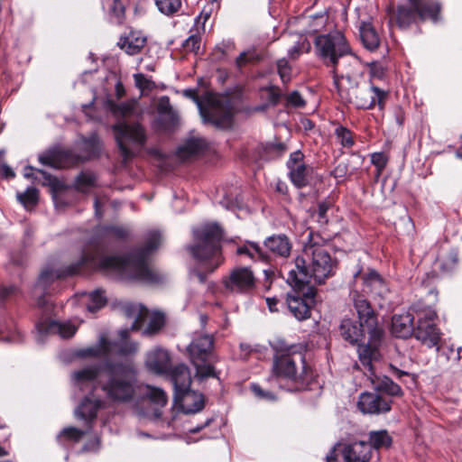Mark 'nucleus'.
I'll list each match as a JSON object with an SVG mask.
<instances>
[{
	"label": "nucleus",
	"mask_w": 462,
	"mask_h": 462,
	"mask_svg": "<svg viewBox=\"0 0 462 462\" xmlns=\"http://www.w3.org/2000/svg\"><path fill=\"white\" fill-rule=\"evenodd\" d=\"M161 241V234L158 231H152L147 236L145 245L125 258L106 255L99 245H95L84 251L80 260L75 263L62 269H44L39 276L36 289L45 290L56 279H64L78 273L82 266L105 273H116L125 279L155 282L159 277L148 266L147 257L159 247Z\"/></svg>",
	"instance_id": "obj_1"
},
{
	"label": "nucleus",
	"mask_w": 462,
	"mask_h": 462,
	"mask_svg": "<svg viewBox=\"0 0 462 462\" xmlns=\"http://www.w3.org/2000/svg\"><path fill=\"white\" fill-rule=\"evenodd\" d=\"M337 260L327 248L326 242L319 234L310 232L301 254L295 258V268L290 270L288 282L293 287H301L313 281L324 283L335 274Z\"/></svg>",
	"instance_id": "obj_2"
},
{
	"label": "nucleus",
	"mask_w": 462,
	"mask_h": 462,
	"mask_svg": "<svg viewBox=\"0 0 462 462\" xmlns=\"http://www.w3.org/2000/svg\"><path fill=\"white\" fill-rule=\"evenodd\" d=\"M273 375L290 383L291 391L306 390L315 379V372L307 364L301 346L291 345L277 348L273 356Z\"/></svg>",
	"instance_id": "obj_3"
},
{
	"label": "nucleus",
	"mask_w": 462,
	"mask_h": 462,
	"mask_svg": "<svg viewBox=\"0 0 462 462\" xmlns=\"http://www.w3.org/2000/svg\"><path fill=\"white\" fill-rule=\"evenodd\" d=\"M350 299L353 302L361 327L367 330L368 342L359 346L358 356L363 368L368 372V376H375L373 363L380 358L379 346L383 336V330L377 326V317L370 302L365 296L358 291L350 292Z\"/></svg>",
	"instance_id": "obj_4"
},
{
	"label": "nucleus",
	"mask_w": 462,
	"mask_h": 462,
	"mask_svg": "<svg viewBox=\"0 0 462 462\" xmlns=\"http://www.w3.org/2000/svg\"><path fill=\"white\" fill-rule=\"evenodd\" d=\"M100 385L112 402L128 403L135 396L136 371L132 364H115L106 366L100 375Z\"/></svg>",
	"instance_id": "obj_5"
},
{
	"label": "nucleus",
	"mask_w": 462,
	"mask_h": 462,
	"mask_svg": "<svg viewBox=\"0 0 462 462\" xmlns=\"http://www.w3.org/2000/svg\"><path fill=\"white\" fill-rule=\"evenodd\" d=\"M193 236L196 244L189 246L190 253L208 273L214 272L224 262L221 249L223 229L216 223L205 224L193 229Z\"/></svg>",
	"instance_id": "obj_6"
},
{
	"label": "nucleus",
	"mask_w": 462,
	"mask_h": 462,
	"mask_svg": "<svg viewBox=\"0 0 462 462\" xmlns=\"http://www.w3.org/2000/svg\"><path fill=\"white\" fill-rule=\"evenodd\" d=\"M343 102L352 104L357 109L369 110L375 105L383 109L388 93L371 82L358 80L337 89Z\"/></svg>",
	"instance_id": "obj_7"
},
{
	"label": "nucleus",
	"mask_w": 462,
	"mask_h": 462,
	"mask_svg": "<svg viewBox=\"0 0 462 462\" xmlns=\"http://www.w3.org/2000/svg\"><path fill=\"white\" fill-rule=\"evenodd\" d=\"M314 47L317 57L325 66L335 71L339 61L352 50L345 34L339 31L318 35L314 41Z\"/></svg>",
	"instance_id": "obj_8"
},
{
	"label": "nucleus",
	"mask_w": 462,
	"mask_h": 462,
	"mask_svg": "<svg viewBox=\"0 0 462 462\" xmlns=\"http://www.w3.org/2000/svg\"><path fill=\"white\" fill-rule=\"evenodd\" d=\"M213 348L214 338L210 335L197 336L188 346L190 361L196 368V376L199 379L217 377L210 364L214 361Z\"/></svg>",
	"instance_id": "obj_9"
},
{
	"label": "nucleus",
	"mask_w": 462,
	"mask_h": 462,
	"mask_svg": "<svg viewBox=\"0 0 462 462\" xmlns=\"http://www.w3.org/2000/svg\"><path fill=\"white\" fill-rule=\"evenodd\" d=\"M112 129L125 162L130 161L134 156V152L128 144L131 143L142 147L146 143L145 130L138 123L127 124L125 122H119L113 125Z\"/></svg>",
	"instance_id": "obj_10"
},
{
	"label": "nucleus",
	"mask_w": 462,
	"mask_h": 462,
	"mask_svg": "<svg viewBox=\"0 0 462 462\" xmlns=\"http://www.w3.org/2000/svg\"><path fill=\"white\" fill-rule=\"evenodd\" d=\"M170 376L176 392L185 393L183 411L185 413H195L201 411L204 407L203 396L195 393H188L191 383L189 368L185 365H178L171 370Z\"/></svg>",
	"instance_id": "obj_11"
},
{
	"label": "nucleus",
	"mask_w": 462,
	"mask_h": 462,
	"mask_svg": "<svg viewBox=\"0 0 462 462\" xmlns=\"http://www.w3.org/2000/svg\"><path fill=\"white\" fill-rule=\"evenodd\" d=\"M125 312L128 318L134 319L132 325L133 330L139 329L144 319H149L148 325L143 331L145 336L156 335L165 325L163 313L154 311L150 314L148 309L141 304L127 305L125 307Z\"/></svg>",
	"instance_id": "obj_12"
},
{
	"label": "nucleus",
	"mask_w": 462,
	"mask_h": 462,
	"mask_svg": "<svg viewBox=\"0 0 462 462\" xmlns=\"http://www.w3.org/2000/svg\"><path fill=\"white\" fill-rule=\"evenodd\" d=\"M298 290L286 296V304L290 312L298 319L305 320L310 318L311 309L316 305L318 291L314 287Z\"/></svg>",
	"instance_id": "obj_13"
},
{
	"label": "nucleus",
	"mask_w": 462,
	"mask_h": 462,
	"mask_svg": "<svg viewBox=\"0 0 462 462\" xmlns=\"http://www.w3.org/2000/svg\"><path fill=\"white\" fill-rule=\"evenodd\" d=\"M287 168L289 178L297 188H303L311 185L316 180H321L315 169L304 162V154L300 151L291 153Z\"/></svg>",
	"instance_id": "obj_14"
},
{
	"label": "nucleus",
	"mask_w": 462,
	"mask_h": 462,
	"mask_svg": "<svg viewBox=\"0 0 462 462\" xmlns=\"http://www.w3.org/2000/svg\"><path fill=\"white\" fill-rule=\"evenodd\" d=\"M330 73L334 86L337 89L346 86L341 82L343 79L346 81L347 85L360 80L363 75V66L358 57L351 50V52L339 61L337 71L331 69Z\"/></svg>",
	"instance_id": "obj_15"
},
{
	"label": "nucleus",
	"mask_w": 462,
	"mask_h": 462,
	"mask_svg": "<svg viewBox=\"0 0 462 462\" xmlns=\"http://www.w3.org/2000/svg\"><path fill=\"white\" fill-rule=\"evenodd\" d=\"M222 283L231 293H247L255 287V277L249 267H236L223 277Z\"/></svg>",
	"instance_id": "obj_16"
},
{
	"label": "nucleus",
	"mask_w": 462,
	"mask_h": 462,
	"mask_svg": "<svg viewBox=\"0 0 462 462\" xmlns=\"http://www.w3.org/2000/svg\"><path fill=\"white\" fill-rule=\"evenodd\" d=\"M437 314L432 310H428L420 313L418 319V325L414 328L412 336L416 339L426 345L428 347H433L439 341V331L434 323Z\"/></svg>",
	"instance_id": "obj_17"
},
{
	"label": "nucleus",
	"mask_w": 462,
	"mask_h": 462,
	"mask_svg": "<svg viewBox=\"0 0 462 462\" xmlns=\"http://www.w3.org/2000/svg\"><path fill=\"white\" fill-rule=\"evenodd\" d=\"M393 400L378 391L362 393L357 408L364 414L379 415L391 411Z\"/></svg>",
	"instance_id": "obj_18"
},
{
	"label": "nucleus",
	"mask_w": 462,
	"mask_h": 462,
	"mask_svg": "<svg viewBox=\"0 0 462 462\" xmlns=\"http://www.w3.org/2000/svg\"><path fill=\"white\" fill-rule=\"evenodd\" d=\"M39 162L54 169H62L79 163L81 159L69 150L54 148L41 154Z\"/></svg>",
	"instance_id": "obj_19"
},
{
	"label": "nucleus",
	"mask_w": 462,
	"mask_h": 462,
	"mask_svg": "<svg viewBox=\"0 0 462 462\" xmlns=\"http://www.w3.org/2000/svg\"><path fill=\"white\" fill-rule=\"evenodd\" d=\"M389 23H395L400 29H407L412 23L420 21V14L416 7L405 5H400L396 9L388 11Z\"/></svg>",
	"instance_id": "obj_20"
},
{
	"label": "nucleus",
	"mask_w": 462,
	"mask_h": 462,
	"mask_svg": "<svg viewBox=\"0 0 462 462\" xmlns=\"http://www.w3.org/2000/svg\"><path fill=\"white\" fill-rule=\"evenodd\" d=\"M145 365L150 371L155 374L168 373L171 369L170 353L162 347H155L147 353Z\"/></svg>",
	"instance_id": "obj_21"
},
{
	"label": "nucleus",
	"mask_w": 462,
	"mask_h": 462,
	"mask_svg": "<svg viewBox=\"0 0 462 462\" xmlns=\"http://www.w3.org/2000/svg\"><path fill=\"white\" fill-rule=\"evenodd\" d=\"M147 38L141 31L131 30L121 35L116 45L128 55L140 53L146 45Z\"/></svg>",
	"instance_id": "obj_22"
},
{
	"label": "nucleus",
	"mask_w": 462,
	"mask_h": 462,
	"mask_svg": "<svg viewBox=\"0 0 462 462\" xmlns=\"http://www.w3.org/2000/svg\"><path fill=\"white\" fill-rule=\"evenodd\" d=\"M36 328L42 335L58 334L63 338L73 337L77 331V328L70 322H58L50 319L39 322Z\"/></svg>",
	"instance_id": "obj_23"
},
{
	"label": "nucleus",
	"mask_w": 462,
	"mask_h": 462,
	"mask_svg": "<svg viewBox=\"0 0 462 462\" xmlns=\"http://www.w3.org/2000/svg\"><path fill=\"white\" fill-rule=\"evenodd\" d=\"M408 2L419 11L420 22L439 20L441 5L439 0H408Z\"/></svg>",
	"instance_id": "obj_24"
},
{
	"label": "nucleus",
	"mask_w": 462,
	"mask_h": 462,
	"mask_svg": "<svg viewBox=\"0 0 462 462\" xmlns=\"http://www.w3.org/2000/svg\"><path fill=\"white\" fill-rule=\"evenodd\" d=\"M414 317L409 312L396 314L392 319V333L402 338H407L414 333Z\"/></svg>",
	"instance_id": "obj_25"
},
{
	"label": "nucleus",
	"mask_w": 462,
	"mask_h": 462,
	"mask_svg": "<svg viewBox=\"0 0 462 462\" xmlns=\"http://www.w3.org/2000/svg\"><path fill=\"white\" fill-rule=\"evenodd\" d=\"M264 246L274 255L288 257L291 251V242L284 234L273 235L264 240Z\"/></svg>",
	"instance_id": "obj_26"
},
{
	"label": "nucleus",
	"mask_w": 462,
	"mask_h": 462,
	"mask_svg": "<svg viewBox=\"0 0 462 462\" xmlns=\"http://www.w3.org/2000/svg\"><path fill=\"white\" fill-rule=\"evenodd\" d=\"M342 337L350 344L358 343L365 334H367L365 328L357 326L351 319H344L339 327Z\"/></svg>",
	"instance_id": "obj_27"
},
{
	"label": "nucleus",
	"mask_w": 462,
	"mask_h": 462,
	"mask_svg": "<svg viewBox=\"0 0 462 462\" xmlns=\"http://www.w3.org/2000/svg\"><path fill=\"white\" fill-rule=\"evenodd\" d=\"M207 147L203 138H190L177 150V156L181 160H187L201 153Z\"/></svg>",
	"instance_id": "obj_28"
},
{
	"label": "nucleus",
	"mask_w": 462,
	"mask_h": 462,
	"mask_svg": "<svg viewBox=\"0 0 462 462\" xmlns=\"http://www.w3.org/2000/svg\"><path fill=\"white\" fill-rule=\"evenodd\" d=\"M360 39L364 46L370 51L379 47L380 37L370 23L362 22L359 26Z\"/></svg>",
	"instance_id": "obj_29"
},
{
	"label": "nucleus",
	"mask_w": 462,
	"mask_h": 462,
	"mask_svg": "<svg viewBox=\"0 0 462 462\" xmlns=\"http://www.w3.org/2000/svg\"><path fill=\"white\" fill-rule=\"evenodd\" d=\"M100 405L101 402L98 400L93 401L88 398H85L76 410V416L79 419L90 423L96 419Z\"/></svg>",
	"instance_id": "obj_30"
},
{
	"label": "nucleus",
	"mask_w": 462,
	"mask_h": 462,
	"mask_svg": "<svg viewBox=\"0 0 462 462\" xmlns=\"http://www.w3.org/2000/svg\"><path fill=\"white\" fill-rule=\"evenodd\" d=\"M204 119L217 128H229L232 125V114L228 110H225L220 115L217 114V108H212L209 112L203 114Z\"/></svg>",
	"instance_id": "obj_31"
},
{
	"label": "nucleus",
	"mask_w": 462,
	"mask_h": 462,
	"mask_svg": "<svg viewBox=\"0 0 462 462\" xmlns=\"http://www.w3.org/2000/svg\"><path fill=\"white\" fill-rule=\"evenodd\" d=\"M147 397L150 402L155 404L157 407L153 411V418L159 419L162 416V411L160 408L164 407L167 404V395L164 391L156 387H149V391L147 393Z\"/></svg>",
	"instance_id": "obj_32"
},
{
	"label": "nucleus",
	"mask_w": 462,
	"mask_h": 462,
	"mask_svg": "<svg viewBox=\"0 0 462 462\" xmlns=\"http://www.w3.org/2000/svg\"><path fill=\"white\" fill-rule=\"evenodd\" d=\"M363 281L369 292L381 294L384 289V282L380 274L372 270L364 274Z\"/></svg>",
	"instance_id": "obj_33"
},
{
	"label": "nucleus",
	"mask_w": 462,
	"mask_h": 462,
	"mask_svg": "<svg viewBox=\"0 0 462 462\" xmlns=\"http://www.w3.org/2000/svg\"><path fill=\"white\" fill-rule=\"evenodd\" d=\"M32 171H36L37 172H39L40 174L42 175V178H43V180L42 181V185L51 187L53 191H56V190H59L61 189V187H62L61 182L56 177L47 173L46 171H44L42 170L34 169L33 167L29 166V167L25 168L23 176L26 179H32L33 178Z\"/></svg>",
	"instance_id": "obj_34"
},
{
	"label": "nucleus",
	"mask_w": 462,
	"mask_h": 462,
	"mask_svg": "<svg viewBox=\"0 0 462 462\" xmlns=\"http://www.w3.org/2000/svg\"><path fill=\"white\" fill-rule=\"evenodd\" d=\"M129 331L127 329L121 330L120 336L122 340L115 345L117 353L122 356H131L138 350L137 343L126 340Z\"/></svg>",
	"instance_id": "obj_35"
},
{
	"label": "nucleus",
	"mask_w": 462,
	"mask_h": 462,
	"mask_svg": "<svg viewBox=\"0 0 462 462\" xmlns=\"http://www.w3.org/2000/svg\"><path fill=\"white\" fill-rule=\"evenodd\" d=\"M369 441L370 442L368 444L371 446V448H387L392 444V438L386 430H380L371 432Z\"/></svg>",
	"instance_id": "obj_36"
},
{
	"label": "nucleus",
	"mask_w": 462,
	"mask_h": 462,
	"mask_svg": "<svg viewBox=\"0 0 462 462\" xmlns=\"http://www.w3.org/2000/svg\"><path fill=\"white\" fill-rule=\"evenodd\" d=\"M102 374V371L98 369L96 365H91L85 367L83 369L75 371L72 374L73 379L77 382H88L92 381L96 378H98L100 381V375Z\"/></svg>",
	"instance_id": "obj_37"
},
{
	"label": "nucleus",
	"mask_w": 462,
	"mask_h": 462,
	"mask_svg": "<svg viewBox=\"0 0 462 462\" xmlns=\"http://www.w3.org/2000/svg\"><path fill=\"white\" fill-rule=\"evenodd\" d=\"M376 391L385 393L389 396H402L403 392L400 385L395 383L391 378L384 376L376 388Z\"/></svg>",
	"instance_id": "obj_38"
},
{
	"label": "nucleus",
	"mask_w": 462,
	"mask_h": 462,
	"mask_svg": "<svg viewBox=\"0 0 462 462\" xmlns=\"http://www.w3.org/2000/svg\"><path fill=\"white\" fill-rule=\"evenodd\" d=\"M18 200L25 207H32L37 204L39 199V191L34 187H29L23 193H17Z\"/></svg>",
	"instance_id": "obj_39"
},
{
	"label": "nucleus",
	"mask_w": 462,
	"mask_h": 462,
	"mask_svg": "<svg viewBox=\"0 0 462 462\" xmlns=\"http://www.w3.org/2000/svg\"><path fill=\"white\" fill-rule=\"evenodd\" d=\"M106 302L104 292L100 290L94 291L89 293V303L87 309L90 312H96L105 306Z\"/></svg>",
	"instance_id": "obj_40"
},
{
	"label": "nucleus",
	"mask_w": 462,
	"mask_h": 462,
	"mask_svg": "<svg viewBox=\"0 0 462 462\" xmlns=\"http://www.w3.org/2000/svg\"><path fill=\"white\" fill-rule=\"evenodd\" d=\"M158 9L164 14L171 15L179 11L180 0H154Z\"/></svg>",
	"instance_id": "obj_41"
},
{
	"label": "nucleus",
	"mask_w": 462,
	"mask_h": 462,
	"mask_svg": "<svg viewBox=\"0 0 462 462\" xmlns=\"http://www.w3.org/2000/svg\"><path fill=\"white\" fill-rule=\"evenodd\" d=\"M335 134L342 146L346 148H351L354 146L355 141L353 138V133L346 127L342 125L337 127L335 130Z\"/></svg>",
	"instance_id": "obj_42"
},
{
	"label": "nucleus",
	"mask_w": 462,
	"mask_h": 462,
	"mask_svg": "<svg viewBox=\"0 0 462 462\" xmlns=\"http://www.w3.org/2000/svg\"><path fill=\"white\" fill-rule=\"evenodd\" d=\"M439 267L443 272L452 271L458 263V255L456 250H450L446 255L438 259Z\"/></svg>",
	"instance_id": "obj_43"
},
{
	"label": "nucleus",
	"mask_w": 462,
	"mask_h": 462,
	"mask_svg": "<svg viewBox=\"0 0 462 462\" xmlns=\"http://www.w3.org/2000/svg\"><path fill=\"white\" fill-rule=\"evenodd\" d=\"M88 431V430H81L75 427L64 428L58 436V439L61 440L65 439L69 441L79 442Z\"/></svg>",
	"instance_id": "obj_44"
},
{
	"label": "nucleus",
	"mask_w": 462,
	"mask_h": 462,
	"mask_svg": "<svg viewBox=\"0 0 462 462\" xmlns=\"http://www.w3.org/2000/svg\"><path fill=\"white\" fill-rule=\"evenodd\" d=\"M134 86L142 94H144L146 91H151L155 88V83L151 79V78H147L143 73L134 74Z\"/></svg>",
	"instance_id": "obj_45"
},
{
	"label": "nucleus",
	"mask_w": 462,
	"mask_h": 462,
	"mask_svg": "<svg viewBox=\"0 0 462 462\" xmlns=\"http://www.w3.org/2000/svg\"><path fill=\"white\" fill-rule=\"evenodd\" d=\"M201 43V36L199 32L192 33L182 43L183 51L186 53L192 52L195 54L199 53Z\"/></svg>",
	"instance_id": "obj_46"
},
{
	"label": "nucleus",
	"mask_w": 462,
	"mask_h": 462,
	"mask_svg": "<svg viewBox=\"0 0 462 462\" xmlns=\"http://www.w3.org/2000/svg\"><path fill=\"white\" fill-rule=\"evenodd\" d=\"M310 50V42L304 39L302 42H298L288 51V56L291 60H296L303 52L309 53Z\"/></svg>",
	"instance_id": "obj_47"
},
{
	"label": "nucleus",
	"mask_w": 462,
	"mask_h": 462,
	"mask_svg": "<svg viewBox=\"0 0 462 462\" xmlns=\"http://www.w3.org/2000/svg\"><path fill=\"white\" fill-rule=\"evenodd\" d=\"M277 72L282 83H288L291 79V67L285 58L277 60Z\"/></svg>",
	"instance_id": "obj_48"
},
{
	"label": "nucleus",
	"mask_w": 462,
	"mask_h": 462,
	"mask_svg": "<svg viewBox=\"0 0 462 462\" xmlns=\"http://www.w3.org/2000/svg\"><path fill=\"white\" fill-rule=\"evenodd\" d=\"M110 14L116 18L117 23H122L125 14L124 3L121 0H113L110 5Z\"/></svg>",
	"instance_id": "obj_49"
},
{
	"label": "nucleus",
	"mask_w": 462,
	"mask_h": 462,
	"mask_svg": "<svg viewBox=\"0 0 462 462\" xmlns=\"http://www.w3.org/2000/svg\"><path fill=\"white\" fill-rule=\"evenodd\" d=\"M101 346L100 347H89L81 351L80 355L83 356H96L102 353H106L109 351L107 346V342L105 338H101L100 340Z\"/></svg>",
	"instance_id": "obj_50"
},
{
	"label": "nucleus",
	"mask_w": 462,
	"mask_h": 462,
	"mask_svg": "<svg viewBox=\"0 0 462 462\" xmlns=\"http://www.w3.org/2000/svg\"><path fill=\"white\" fill-rule=\"evenodd\" d=\"M264 91L267 94V97H266L267 100L273 106L277 105L282 97V94L280 88L276 86L267 87L264 88Z\"/></svg>",
	"instance_id": "obj_51"
},
{
	"label": "nucleus",
	"mask_w": 462,
	"mask_h": 462,
	"mask_svg": "<svg viewBox=\"0 0 462 462\" xmlns=\"http://www.w3.org/2000/svg\"><path fill=\"white\" fill-rule=\"evenodd\" d=\"M258 56L251 51L242 52L236 60V64L238 69H242L247 63L257 61Z\"/></svg>",
	"instance_id": "obj_52"
},
{
	"label": "nucleus",
	"mask_w": 462,
	"mask_h": 462,
	"mask_svg": "<svg viewBox=\"0 0 462 462\" xmlns=\"http://www.w3.org/2000/svg\"><path fill=\"white\" fill-rule=\"evenodd\" d=\"M371 162L375 168L384 170L388 162V156L384 152H374L371 154Z\"/></svg>",
	"instance_id": "obj_53"
},
{
	"label": "nucleus",
	"mask_w": 462,
	"mask_h": 462,
	"mask_svg": "<svg viewBox=\"0 0 462 462\" xmlns=\"http://www.w3.org/2000/svg\"><path fill=\"white\" fill-rule=\"evenodd\" d=\"M287 106L294 107H302L305 106V101L298 91H293L286 96Z\"/></svg>",
	"instance_id": "obj_54"
},
{
	"label": "nucleus",
	"mask_w": 462,
	"mask_h": 462,
	"mask_svg": "<svg viewBox=\"0 0 462 462\" xmlns=\"http://www.w3.org/2000/svg\"><path fill=\"white\" fill-rule=\"evenodd\" d=\"M135 106H136L135 101L125 102V103L120 104L116 107V112H118L123 116H129L134 113Z\"/></svg>",
	"instance_id": "obj_55"
},
{
	"label": "nucleus",
	"mask_w": 462,
	"mask_h": 462,
	"mask_svg": "<svg viewBox=\"0 0 462 462\" xmlns=\"http://www.w3.org/2000/svg\"><path fill=\"white\" fill-rule=\"evenodd\" d=\"M107 233L117 239H125L129 236V230L124 226H110Z\"/></svg>",
	"instance_id": "obj_56"
},
{
	"label": "nucleus",
	"mask_w": 462,
	"mask_h": 462,
	"mask_svg": "<svg viewBox=\"0 0 462 462\" xmlns=\"http://www.w3.org/2000/svg\"><path fill=\"white\" fill-rule=\"evenodd\" d=\"M329 208V205L327 202H321L319 204L318 208V222L320 225H325L328 222V218L327 217V212Z\"/></svg>",
	"instance_id": "obj_57"
},
{
	"label": "nucleus",
	"mask_w": 462,
	"mask_h": 462,
	"mask_svg": "<svg viewBox=\"0 0 462 462\" xmlns=\"http://www.w3.org/2000/svg\"><path fill=\"white\" fill-rule=\"evenodd\" d=\"M96 177L92 173H81L77 178L79 186H92L95 184Z\"/></svg>",
	"instance_id": "obj_58"
},
{
	"label": "nucleus",
	"mask_w": 462,
	"mask_h": 462,
	"mask_svg": "<svg viewBox=\"0 0 462 462\" xmlns=\"http://www.w3.org/2000/svg\"><path fill=\"white\" fill-rule=\"evenodd\" d=\"M448 359H450L456 363H459L461 360L462 347L454 348L453 346L448 347L447 349Z\"/></svg>",
	"instance_id": "obj_59"
},
{
	"label": "nucleus",
	"mask_w": 462,
	"mask_h": 462,
	"mask_svg": "<svg viewBox=\"0 0 462 462\" xmlns=\"http://www.w3.org/2000/svg\"><path fill=\"white\" fill-rule=\"evenodd\" d=\"M211 8H203L200 12L199 15L196 18V23L199 24L201 23L202 24V30L204 31V24L210 18L211 16Z\"/></svg>",
	"instance_id": "obj_60"
},
{
	"label": "nucleus",
	"mask_w": 462,
	"mask_h": 462,
	"mask_svg": "<svg viewBox=\"0 0 462 462\" xmlns=\"http://www.w3.org/2000/svg\"><path fill=\"white\" fill-rule=\"evenodd\" d=\"M18 289L15 286L10 285L0 288V299L5 300L8 297L14 295Z\"/></svg>",
	"instance_id": "obj_61"
},
{
	"label": "nucleus",
	"mask_w": 462,
	"mask_h": 462,
	"mask_svg": "<svg viewBox=\"0 0 462 462\" xmlns=\"http://www.w3.org/2000/svg\"><path fill=\"white\" fill-rule=\"evenodd\" d=\"M254 394L260 398L273 399V395L271 393H265L259 385L253 384L251 386Z\"/></svg>",
	"instance_id": "obj_62"
},
{
	"label": "nucleus",
	"mask_w": 462,
	"mask_h": 462,
	"mask_svg": "<svg viewBox=\"0 0 462 462\" xmlns=\"http://www.w3.org/2000/svg\"><path fill=\"white\" fill-rule=\"evenodd\" d=\"M0 173L3 177L7 179H11L15 176L14 171L6 163H0Z\"/></svg>",
	"instance_id": "obj_63"
},
{
	"label": "nucleus",
	"mask_w": 462,
	"mask_h": 462,
	"mask_svg": "<svg viewBox=\"0 0 462 462\" xmlns=\"http://www.w3.org/2000/svg\"><path fill=\"white\" fill-rule=\"evenodd\" d=\"M159 112L164 113L169 112V114L171 113V107L169 104V97H163L161 98L160 104H159Z\"/></svg>",
	"instance_id": "obj_64"
}]
</instances>
